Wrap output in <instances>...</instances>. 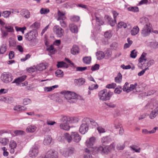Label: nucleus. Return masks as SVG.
<instances>
[{
  "instance_id": "1",
  "label": "nucleus",
  "mask_w": 158,
  "mask_h": 158,
  "mask_svg": "<svg viewBox=\"0 0 158 158\" xmlns=\"http://www.w3.org/2000/svg\"><path fill=\"white\" fill-rule=\"evenodd\" d=\"M61 94H64V98L70 103L76 102L78 98L77 94L68 91H62Z\"/></svg>"
},
{
  "instance_id": "2",
  "label": "nucleus",
  "mask_w": 158,
  "mask_h": 158,
  "mask_svg": "<svg viewBox=\"0 0 158 158\" xmlns=\"http://www.w3.org/2000/svg\"><path fill=\"white\" fill-rule=\"evenodd\" d=\"M113 94V92L109 91L108 92L107 90L104 89L100 91L98 93L99 99L103 101L109 100Z\"/></svg>"
},
{
  "instance_id": "3",
  "label": "nucleus",
  "mask_w": 158,
  "mask_h": 158,
  "mask_svg": "<svg viewBox=\"0 0 158 158\" xmlns=\"http://www.w3.org/2000/svg\"><path fill=\"white\" fill-rule=\"evenodd\" d=\"M89 118H84L82 120V123L79 128V131L82 134H84L86 133L89 129L88 124Z\"/></svg>"
},
{
  "instance_id": "4",
  "label": "nucleus",
  "mask_w": 158,
  "mask_h": 158,
  "mask_svg": "<svg viewBox=\"0 0 158 158\" xmlns=\"http://www.w3.org/2000/svg\"><path fill=\"white\" fill-rule=\"evenodd\" d=\"M13 78V77L10 73H4L1 77L2 81L6 83H8L11 81Z\"/></svg>"
},
{
  "instance_id": "5",
  "label": "nucleus",
  "mask_w": 158,
  "mask_h": 158,
  "mask_svg": "<svg viewBox=\"0 0 158 158\" xmlns=\"http://www.w3.org/2000/svg\"><path fill=\"white\" fill-rule=\"evenodd\" d=\"M156 106H157L156 100L155 99H151L144 107V109L145 111H148Z\"/></svg>"
},
{
  "instance_id": "6",
  "label": "nucleus",
  "mask_w": 158,
  "mask_h": 158,
  "mask_svg": "<svg viewBox=\"0 0 158 158\" xmlns=\"http://www.w3.org/2000/svg\"><path fill=\"white\" fill-rule=\"evenodd\" d=\"M114 146L113 144H111L108 147L107 146L103 147L101 146L98 148V152H100L103 154H107L111 149H114Z\"/></svg>"
},
{
  "instance_id": "7",
  "label": "nucleus",
  "mask_w": 158,
  "mask_h": 158,
  "mask_svg": "<svg viewBox=\"0 0 158 158\" xmlns=\"http://www.w3.org/2000/svg\"><path fill=\"white\" fill-rule=\"evenodd\" d=\"M39 148L38 146L33 145L30 148L29 152V156L30 157L32 158H35L38 155L39 152Z\"/></svg>"
},
{
  "instance_id": "8",
  "label": "nucleus",
  "mask_w": 158,
  "mask_h": 158,
  "mask_svg": "<svg viewBox=\"0 0 158 158\" xmlns=\"http://www.w3.org/2000/svg\"><path fill=\"white\" fill-rule=\"evenodd\" d=\"M24 36L27 40L31 41L34 40L36 37V31H30L25 34Z\"/></svg>"
},
{
  "instance_id": "9",
  "label": "nucleus",
  "mask_w": 158,
  "mask_h": 158,
  "mask_svg": "<svg viewBox=\"0 0 158 158\" xmlns=\"http://www.w3.org/2000/svg\"><path fill=\"white\" fill-rule=\"evenodd\" d=\"M151 24H146L141 31V34L143 36H146L148 35L151 32Z\"/></svg>"
},
{
  "instance_id": "10",
  "label": "nucleus",
  "mask_w": 158,
  "mask_h": 158,
  "mask_svg": "<svg viewBox=\"0 0 158 158\" xmlns=\"http://www.w3.org/2000/svg\"><path fill=\"white\" fill-rule=\"evenodd\" d=\"M58 153L57 152L53 150H50L46 154L44 158H58Z\"/></svg>"
},
{
  "instance_id": "11",
  "label": "nucleus",
  "mask_w": 158,
  "mask_h": 158,
  "mask_svg": "<svg viewBox=\"0 0 158 158\" xmlns=\"http://www.w3.org/2000/svg\"><path fill=\"white\" fill-rule=\"evenodd\" d=\"M53 30L58 37H61L63 35L64 32V30L59 26L57 25L54 26Z\"/></svg>"
},
{
  "instance_id": "12",
  "label": "nucleus",
  "mask_w": 158,
  "mask_h": 158,
  "mask_svg": "<svg viewBox=\"0 0 158 158\" xmlns=\"http://www.w3.org/2000/svg\"><path fill=\"white\" fill-rule=\"evenodd\" d=\"M72 139L75 142L78 143L81 140V136L77 132H72Z\"/></svg>"
},
{
  "instance_id": "13",
  "label": "nucleus",
  "mask_w": 158,
  "mask_h": 158,
  "mask_svg": "<svg viewBox=\"0 0 158 158\" xmlns=\"http://www.w3.org/2000/svg\"><path fill=\"white\" fill-rule=\"evenodd\" d=\"M85 79L83 78H81L77 79H75L74 80V83L78 86L83 85L85 83Z\"/></svg>"
},
{
  "instance_id": "14",
  "label": "nucleus",
  "mask_w": 158,
  "mask_h": 158,
  "mask_svg": "<svg viewBox=\"0 0 158 158\" xmlns=\"http://www.w3.org/2000/svg\"><path fill=\"white\" fill-rule=\"evenodd\" d=\"M158 114V106H156L155 108L152 110L149 114V117L152 119L155 118Z\"/></svg>"
},
{
  "instance_id": "15",
  "label": "nucleus",
  "mask_w": 158,
  "mask_h": 158,
  "mask_svg": "<svg viewBox=\"0 0 158 158\" xmlns=\"http://www.w3.org/2000/svg\"><path fill=\"white\" fill-rule=\"evenodd\" d=\"M20 14L22 16L26 19L29 18L30 16V12L27 10L22 9L20 12Z\"/></svg>"
},
{
  "instance_id": "16",
  "label": "nucleus",
  "mask_w": 158,
  "mask_h": 158,
  "mask_svg": "<svg viewBox=\"0 0 158 158\" xmlns=\"http://www.w3.org/2000/svg\"><path fill=\"white\" fill-rule=\"evenodd\" d=\"M95 138L92 137L90 138L86 141V145L88 147H92L94 145L95 140Z\"/></svg>"
},
{
  "instance_id": "17",
  "label": "nucleus",
  "mask_w": 158,
  "mask_h": 158,
  "mask_svg": "<svg viewBox=\"0 0 158 158\" xmlns=\"http://www.w3.org/2000/svg\"><path fill=\"white\" fill-rule=\"evenodd\" d=\"M106 17L108 20V24L112 27L114 26L116 22V20L114 19L113 20L112 18L109 15H106Z\"/></svg>"
},
{
  "instance_id": "18",
  "label": "nucleus",
  "mask_w": 158,
  "mask_h": 158,
  "mask_svg": "<svg viewBox=\"0 0 158 158\" xmlns=\"http://www.w3.org/2000/svg\"><path fill=\"white\" fill-rule=\"evenodd\" d=\"M71 31L73 33H77L78 31L77 27L74 24L71 23L69 25Z\"/></svg>"
},
{
  "instance_id": "19",
  "label": "nucleus",
  "mask_w": 158,
  "mask_h": 158,
  "mask_svg": "<svg viewBox=\"0 0 158 158\" xmlns=\"http://www.w3.org/2000/svg\"><path fill=\"white\" fill-rule=\"evenodd\" d=\"M79 52V48L76 45H73L71 50V54L73 55L78 54Z\"/></svg>"
},
{
  "instance_id": "20",
  "label": "nucleus",
  "mask_w": 158,
  "mask_h": 158,
  "mask_svg": "<svg viewBox=\"0 0 158 158\" xmlns=\"http://www.w3.org/2000/svg\"><path fill=\"white\" fill-rule=\"evenodd\" d=\"M112 141L111 138L109 136L103 137L101 139V142L103 144H106Z\"/></svg>"
},
{
  "instance_id": "21",
  "label": "nucleus",
  "mask_w": 158,
  "mask_h": 158,
  "mask_svg": "<svg viewBox=\"0 0 158 158\" xmlns=\"http://www.w3.org/2000/svg\"><path fill=\"white\" fill-rule=\"evenodd\" d=\"M56 66L58 68H67L69 67L67 64L63 61L57 62Z\"/></svg>"
},
{
  "instance_id": "22",
  "label": "nucleus",
  "mask_w": 158,
  "mask_h": 158,
  "mask_svg": "<svg viewBox=\"0 0 158 158\" xmlns=\"http://www.w3.org/2000/svg\"><path fill=\"white\" fill-rule=\"evenodd\" d=\"M154 63V61L153 60H150L147 63H143L141 64L142 66H140V67L141 69H143L144 67H148L151 66Z\"/></svg>"
},
{
  "instance_id": "23",
  "label": "nucleus",
  "mask_w": 158,
  "mask_h": 158,
  "mask_svg": "<svg viewBox=\"0 0 158 158\" xmlns=\"http://www.w3.org/2000/svg\"><path fill=\"white\" fill-rule=\"evenodd\" d=\"M52 140V138L50 135L45 136L44 140V145H49Z\"/></svg>"
},
{
  "instance_id": "24",
  "label": "nucleus",
  "mask_w": 158,
  "mask_h": 158,
  "mask_svg": "<svg viewBox=\"0 0 158 158\" xmlns=\"http://www.w3.org/2000/svg\"><path fill=\"white\" fill-rule=\"evenodd\" d=\"M60 120L64 123H67L68 122L72 123V122L71 118L70 117L66 116H63L61 118Z\"/></svg>"
},
{
  "instance_id": "25",
  "label": "nucleus",
  "mask_w": 158,
  "mask_h": 158,
  "mask_svg": "<svg viewBox=\"0 0 158 158\" xmlns=\"http://www.w3.org/2000/svg\"><path fill=\"white\" fill-rule=\"evenodd\" d=\"M146 55L147 53H146L143 52L139 58V62L141 64H142V63H145L147 60Z\"/></svg>"
},
{
  "instance_id": "26",
  "label": "nucleus",
  "mask_w": 158,
  "mask_h": 158,
  "mask_svg": "<svg viewBox=\"0 0 158 158\" xmlns=\"http://www.w3.org/2000/svg\"><path fill=\"white\" fill-rule=\"evenodd\" d=\"M146 55L147 53H146L143 52L139 58V62L141 64H142V63H145L147 60Z\"/></svg>"
},
{
  "instance_id": "27",
  "label": "nucleus",
  "mask_w": 158,
  "mask_h": 158,
  "mask_svg": "<svg viewBox=\"0 0 158 158\" xmlns=\"http://www.w3.org/2000/svg\"><path fill=\"white\" fill-rule=\"evenodd\" d=\"M146 55L147 53H146L143 52L139 58V62L141 64H142V63H145L147 60Z\"/></svg>"
},
{
  "instance_id": "28",
  "label": "nucleus",
  "mask_w": 158,
  "mask_h": 158,
  "mask_svg": "<svg viewBox=\"0 0 158 158\" xmlns=\"http://www.w3.org/2000/svg\"><path fill=\"white\" fill-rule=\"evenodd\" d=\"M65 13L62 12L60 10L58 11V18L57 20H64L66 18L65 16Z\"/></svg>"
},
{
  "instance_id": "29",
  "label": "nucleus",
  "mask_w": 158,
  "mask_h": 158,
  "mask_svg": "<svg viewBox=\"0 0 158 158\" xmlns=\"http://www.w3.org/2000/svg\"><path fill=\"white\" fill-rule=\"evenodd\" d=\"M36 129V127L34 126L31 125L28 126L26 129V131L27 132L32 133L34 132Z\"/></svg>"
},
{
  "instance_id": "30",
  "label": "nucleus",
  "mask_w": 158,
  "mask_h": 158,
  "mask_svg": "<svg viewBox=\"0 0 158 158\" xmlns=\"http://www.w3.org/2000/svg\"><path fill=\"white\" fill-rule=\"evenodd\" d=\"M156 130H158V127H155L151 131H148L146 129H143L142 132L144 134H151L154 133L155 132Z\"/></svg>"
},
{
  "instance_id": "31",
  "label": "nucleus",
  "mask_w": 158,
  "mask_h": 158,
  "mask_svg": "<svg viewBox=\"0 0 158 158\" xmlns=\"http://www.w3.org/2000/svg\"><path fill=\"white\" fill-rule=\"evenodd\" d=\"M46 50L48 52L51 54H54L55 52L56 51L54 48L53 45L52 44L47 47Z\"/></svg>"
},
{
  "instance_id": "32",
  "label": "nucleus",
  "mask_w": 158,
  "mask_h": 158,
  "mask_svg": "<svg viewBox=\"0 0 158 158\" xmlns=\"http://www.w3.org/2000/svg\"><path fill=\"white\" fill-rule=\"evenodd\" d=\"M60 126L61 129L65 130L68 131L70 128V126L68 125L67 123H61Z\"/></svg>"
},
{
  "instance_id": "33",
  "label": "nucleus",
  "mask_w": 158,
  "mask_h": 158,
  "mask_svg": "<svg viewBox=\"0 0 158 158\" xmlns=\"http://www.w3.org/2000/svg\"><path fill=\"white\" fill-rule=\"evenodd\" d=\"M122 80V75L121 73H119L117 76L115 78V81L117 83H120L121 82Z\"/></svg>"
},
{
  "instance_id": "34",
  "label": "nucleus",
  "mask_w": 158,
  "mask_h": 158,
  "mask_svg": "<svg viewBox=\"0 0 158 158\" xmlns=\"http://www.w3.org/2000/svg\"><path fill=\"white\" fill-rule=\"evenodd\" d=\"M91 58L90 56H85L83 57V61L86 64H89L91 61Z\"/></svg>"
},
{
  "instance_id": "35",
  "label": "nucleus",
  "mask_w": 158,
  "mask_h": 158,
  "mask_svg": "<svg viewBox=\"0 0 158 158\" xmlns=\"http://www.w3.org/2000/svg\"><path fill=\"white\" fill-rule=\"evenodd\" d=\"M9 141V139L6 138H0V143L2 145H6Z\"/></svg>"
},
{
  "instance_id": "36",
  "label": "nucleus",
  "mask_w": 158,
  "mask_h": 158,
  "mask_svg": "<svg viewBox=\"0 0 158 158\" xmlns=\"http://www.w3.org/2000/svg\"><path fill=\"white\" fill-rule=\"evenodd\" d=\"M69 153L66 155V156H69L75 153L76 151L75 149L73 147H70L67 149Z\"/></svg>"
},
{
  "instance_id": "37",
  "label": "nucleus",
  "mask_w": 158,
  "mask_h": 158,
  "mask_svg": "<svg viewBox=\"0 0 158 158\" xmlns=\"http://www.w3.org/2000/svg\"><path fill=\"white\" fill-rule=\"evenodd\" d=\"M55 73L56 76L58 77H62L64 76L63 71L60 69L56 70Z\"/></svg>"
},
{
  "instance_id": "38",
  "label": "nucleus",
  "mask_w": 158,
  "mask_h": 158,
  "mask_svg": "<svg viewBox=\"0 0 158 158\" xmlns=\"http://www.w3.org/2000/svg\"><path fill=\"white\" fill-rule=\"evenodd\" d=\"M64 136L69 143L71 142L72 139V134L70 135L69 133H66L64 134Z\"/></svg>"
},
{
  "instance_id": "39",
  "label": "nucleus",
  "mask_w": 158,
  "mask_h": 158,
  "mask_svg": "<svg viewBox=\"0 0 158 158\" xmlns=\"http://www.w3.org/2000/svg\"><path fill=\"white\" fill-rule=\"evenodd\" d=\"M137 85V83H135L134 85H131L129 87H128V88L126 90V92L128 93L131 91L134 90L135 89Z\"/></svg>"
},
{
  "instance_id": "40",
  "label": "nucleus",
  "mask_w": 158,
  "mask_h": 158,
  "mask_svg": "<svg viewBox=\"0 0 158 158\" xmlns=\"http://www.w3.org/2000/svg\"><path fill=\"white\" fill-rule=\"evenodd\" d=\"M140 23L143 24H148V18L145 17H143L142 18H141L140 19Z\"/></svg>"
},
{
  "instance_id": "41",
  "label": "nucleus",
  "mask_w": 158,
  "mask_h": 158,
  "mask_svg": "<svg viewBox=\"0 0 158 158\" xmlns=\"http://www.w3.org/2000/svg\"><path fill=\"white\" fill-rule=\"evenodd\" d=\"M127 24L123 22H119L117 25V27L118 28H121L123 27L125 28L127 27Z\"/></svg>"
},
{
  "instance_id": "42",
  "label": "nucleus",
  "mask_w": 158,
  "mask_h": 158,
  "mask_svg": "<svg viewBox=\"0 0 158 158\" xmlns=\"http://www.w3.org/2000/svg\"><path fill=\"white\" fill-rule=\"evenodd\" d=\"M80 17L78 16L73 15L71 16L70 18V20L71 21L74 22H77L80 20Z\"/></svg>"
},
{
  "instance_id": "43",
  "label": "nucleus",
  "mask_w": 158,
  "mask_h": 158,
  "mask_svg": "<svg viewBox=\"0 0 158 158\" xmlns=\"http://www.w3.org/2000/svg\"><path fill=\"white\" fill-rule=\"evenodd\" d=\"M138 32V27L137 26L133 27L131 31V34L132 35H135Z\"/></svg>"
},
{
  "instance_id": "44",
  "label": "nucleus",
  "mask_w": 158,
  "mask_h": 158,
  "mask_svg": "<svg viewBox=\"0 0 158 158\" xmlns=\"http://www.w3.org/2000/svg\"><path fill=\"white\" fill-rule=\"evenodd\" d=\"M26 109V108L24 106H16L14 108V110H15L20 111L25 110Z\"/></svg>"
},
{
  "instance_id": "45",
  "label": "nucleus",
  "mask_w": 158,
  "mask_h": 158,
  "mask_svg": "<svg viewBox=\"0 0 158 158\" xmlns=\"http://www.w3.org/2000/svg\"><path fill=\"white\" fill-rule=\"evenodd\" d=\"M156 92V91L154 90H151L147 91V92L143 93V94L144 96H149L154 94Z\"/></svg>"
},
{
  "instance_id": "46",
  "label": "nucleus",
  "mask_w": 158,
  "mask_h": 158,
  "mask_svg": "<svg viewBox=\"0 0 158 158\" xmlns=\"http://www.w3.org/2000/svg\"><path fill=\"white\" fill-rule=\"evenodd\" d=\"M111 31L109 30L106 31L104 33V36L105 38L110 39L112 36V34Z\"/></svg>"
},
{
  "instance_id": "47",
  "label": "nucleus",
  "mask_w": 158,
  "mask_h": 158,
  "mask_svg": "<svg viewBox=\"0 0 158 158\" xmlns=\"http://www.w3.org/2000/svg\"><path fill=\"white\" fill-rule=\"evenodd\" d=\"M6 50V44H3L0 48V54L4 53Z\"/></svg>"
},
{
  "instance_id": "48",
  "label": "nucleus",
  "mask_w": 158,
  "mask_h": 158,
  "mask_svg": "<svg viewBox=\"0 0 158 158\" xmlns=\"http://www.w3.org/2000/svg\"><path fill=\"white\" fill-rule=\"evenodd\" d=\"M151 47L154 49L158 48V42L154 41L150 43Z\"/></svg>"
},
{
  "instance_id": "49",
  "label": "nucleus",
  "mask_w": 158,
  "mask_h": 158,
  "mask_svg": "<svg viewBox=\"0 0 158 158\" xmlns=\"http://www.w3.org/2000/svg\"><path fill=\"white\" fill-rule=\"evenodd\" d=\"M14 133L16 135H24L25 132L22 130H16L14 131Z\"/></svg>"
},
{
  "instance_id": "50",
  "label": "nucleus",
  "mask_w": 158,
  "mask_h": 158,
  "mask_svg": "<svg viewBox=\"0 0 158 158\" xmlns=\"http://www.w3.org/2000/svg\"><path fill=\"white\" fill-rule=\"evenodd\" d=\"M37 68L39 71H42L46 69V67L44 63H41L38 65Z\"/></svg>"
},
{
  "instance_id": "51",
  "label": "nucleus",
  "mask_w": 158,
  "mask_h": 158,
  "mask_svg": "<svg viewBox=\"0 0 158 158\" xmlns=\"http://www.w3.org/2000/svg\"><path fill=\"white\" fill-rule=\"evenodd\" d=\"M9 146L10 148H16L17 146V143L16 142L13 140L10 141V144Z\"/></svg>"
},
{
  "instance_id": "52",
  "label": "nucleus",
  "mask_w": 158,
  "mask_h": 158,
  "mask_svg": "<svg viewBox=\"0 0 158 158\" xmlns=\"http://www.w3.org/2000/svg\"><path fill=\"white\" fill-rule=\"evenodd\" d=\"M96 23L99 26L103 25L104 23L103 21L100 19L96 16Z\"/></svg>"
},
{
  "instance_id": "53",
  "label": "nucleus",
  "mask_w": 158,
  "mask_h": 158,
  "mask_svg": "<svg viewBox=\"0 0 158 158\" xmlns=\"http://www.w3.org/2000/svg\"><path fill=\"white\" fill-rule=\"evenodd\" d=\"M99 55H101V57L100 56H97V59L98 60H100L103 58L104 57V53L102 52L99 51L98 52L96 53V56H98Z\"/></svg>"
},
{
  "instance_id": "54",
  "label": "nucleus",
  "mask_w": 158,
  "mask_h": 158,
  "mask_svg": "<svg viewBox=\"0 0 158 158\" xmlns=\"http://www.w3.org/2000/svg\"><path fill=\"white\" fill-rule=\"evenodd\" d=\"M40 27V23L37 22H35L31 25V27L32 28L38 29Z\"/></svg>"
},
{
  "instance_id": "55",
  "label": "nucleus",
  "mask_w": 158,
  "mask_h": 158,
  "mask_svg": "<svg viewBox=\"0 0 158 158\" xmlns=\"http://www.w3.org/2000/svg\"><path fill=\"white\" fill-rule=\"evenodd\" d=\"M11 14V12L9 11H5L2 13V16L4 18H7Z\"/></svg>"
},
{
  "instance_id": "56",
  "label": "nucleus",
  "mask_w": 158,
  "mask_h": 158,
  "mask_svg": "<svg viewBox=\"0 0 158 158\" xmlns=\"http://www.w3.org/2000/svg\"><path fill=\"white\" fill-rule=\"evenodd\" d=\"M40 12L41 14H45L49 13V10L47 9L42 8L40 10Z\"/></svg>"
},
{
  "instance_id": "57",
  "label": "nucleus",
  "mask_w": 158,
  "mask_h": 158,
  "mask_svg": "<svg viewBox=\"0 0 158 158\" xmlns=\"http://www.w3.org/2000/svg\"><path fill=\"white\" fill-rule=\"evenodd\" d=\"M31 100L28 98H24L23 100V103L24 105H28L31 103Z\"/></svg>"
},
{
  "instance_id": "58",
  "label": "nucleus",
  "mask_w": 158,
  "mask_h": 158,
  "mask_svg": "<svg viewBox=\"0 0 158 158\" xmlns=\"http://www.w3.org/2000/svg\"><path fill=\"white\" fill-rule=\"evenodd\" d=\"M146 86V85L144 83H143L140 84L139 85V88L140 89L139 91H143L145 89Z\"/></svg>"
},
{
  "instance_id": "59",
  "label": "nucleus",
  "mask_w": 158,
  "mask_h": 158,
  "mask_svg": "<svg viewBox=\"0 0 158 158\" xmlns=\"http://www.w3.org/2000/svg\"><path fill=\"white\" fill-rule=\"evenodd\" d=\"M15 27L17 31H21L23 34L24 33V31L26 29V27L25 26L22 27Z\"/></svg>"
},
{
  "instance_id": "60",
  "label": "nucleus",
  "mask_w": 158,
  "mask_h": 158,
  "mask_svg": "<svg viewBox=\"0 0 158 158\" xmlns=\"http://www.w3.org/2000/svg\"><path fill=\"white\" fill-rule=\"evenodd\" d=\"M116 86V85L115 83H112L110 84H109L107 85L106 87V88L111 89V88H114Z\"/></svg>"
},
{
  "instance_id": "61",
  "label": "nucleus",
  "mask_w": 158,
  "mask_h": 158,
  "mask_svg": "<svg viewBox=\"0 0 158 158\" xmlns=\"http://www.w3.org/2000/svg\"><path fill=\"white\" fill-rule=\"evenodd\" d=\"M100 65L99 64H95L94 65L92 66L91 69L93 71L98 70L99 69Z\"/></svg>"
},
{
  "instance_id": "62",
  "label": "nucleus",
  "mask_w": 158,
  "mask_h": 158,
  "mask_svg": "<svg viewBox=\"0 0 158 158\" xmlns=\"http://www.w3.org/2000/svg\"><path fill=\"white\" fill-rule=\"evenodd\" d=\"M128 10H129L132 11L134 12H136L138 11V8L137 7H131L128 8Z\"/></svg>"
},
{
  "instance_id": "63",
  "label": "nucleus",
  "mask_w": 158,
  "mask_h": 158,
  "mask_svg": "<svg viewBox=\"0 0 158 158\" xmlns=\"http://www.w3.org/2000/svg\"><path fill=\"white\" fill-rule=\"evenodd\" d=\"M124 143H118L117 146V148L118 150H122L125 147Z\"/></svg>"
},
{
  "instance_id": "64",
  "label": "nucleus",
  "mask_w": 158,
  "mask_h": 158,
  "mask_svg": "<svg viewBox=\"0 0 158 158\" xmlns=\"http://www.w3.org/2000/svg\"><path fill=\"white\" fill-rule=\"evenodd\" d=\"M98 87V85L97 84L95 85L92 84L89 86L88 89L89 90H92L94 89H97Z\"/></svg>"
}]
</instances>
